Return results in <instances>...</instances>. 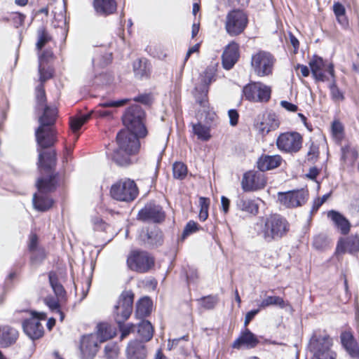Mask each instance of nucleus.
Masks as SVG:
<instances>
[{
    "mask_svg": "<svg viewBox=\"0 0 359 359\" xmlns=\"http://www.w3.org/2000/svg\"><path fill=\"white\" fill-rule=\"evenodd\" d=\"M43 114L39 118V126L35 130L36 140L38 145L46 149L54 145L57 142V132L55 123L57 116V109L55 107H41Z\"/></svg>",
    "mask_w": 359,
    "mask_h": 359,
    "instance_id": "1",
    "label": "nucleus"
},
{
    "mask_svg": "<svg viewBox=\"0 0 359 359\" xmlns=\"http://www.w3.org/2000/svg\"><path fill=\"white\" fill-rule=\"evenodd\" d=\"M138 134L123 130L116 136L118 148L114 151L112 160L119 165H128L132 163L130 157L139 151L140 144Z\"/></svg>",
    "mask_w": 359,
    "mask_h": 359,
    "instance_id": "2",
    "label": "nucleus"
},
{
    "mask_svg": "<svg viewBox=\"0 0 359 359\" xmlns=\"http://www.w3.org/2000/svg\"><path fill=\"white\" fill-rule=\"evenodd\" d=\"M332 339L325 331H314L308 345L313 353L311 359H336L337 353L332 351Z\"/></svg>",
    "mask_w": 359,
    "mask_h": 359,
    "instance_id": "3",
    "label": "nucleus"
},
{
    "mask_svg": "<svg viewBox=\"0 0 359 359\" xmlns=\"http://www.w3.org/2000/svg\"><path fill=\"white\" fill-rule=\"evenodd\" d=\"M289 229L287 221L280 215L273 214L266 217L259 234L265 241L271 242L286 235Z\"/></svg>",
    "mask_w": 359,
    "mask_h": 359,
    "instance_id": "4",
    "label": "nucleus"
},
{
    "mask_svg": "<svg viewBox=\"0 0 359 359\" xmlns=\"http://www.w3.org/2000/svg\"><path fill=\"white\" fill-rule=\"evenodd\" d=\"M56 183L55 177L53 175L40 178L37 180L36 187L39 193L34 194L32 199L35 209L44 212L52 207L53 201L47 194L53 191L56 189Z\"/></svg>",
    "mask_w": 359,
    "mask_h": 359,
    "instance_id": "5",
    "label": "nucleus"
},
{
    "mask_svg": "<svg viewBox=\"0 0 359 359\" xmlns=\"http://www.w3.org/2000/svg\"><path fill=\"white\" fill-rule=\"evenodd\" d=\"M144 112L139 105H133L127 109L123 116V124L127 130L136 133L140 137L147 135V129L143 123Z\"/></svg>",
    "mask_w": 359,
    "mask_h": 359,
    "instance_id": "6",
    "label": "nucleus"
},
{
    "mask_svg": "<svg viewBox=\"0 0 359 359\" xmlns=\"http://www.w3.org/2000/svg\"><path fill=\"white\" fill-rule=\"evenodd\" d=\"M111 197L119 201L131 202L138 195L135 182L130 179H123L114 184L110 189Z\"/></svg>",
    "mask_w": 359,
    "mask_h": 359,
    "instance_id": "7",
    "label": "nucleus"
},
{
    "mask_svg": "<svg viewBox=\"0 0 359 359\" xmlns=\"http://www.w3.org/2000/svg\"><path fill=\"white\" fill-rule=\"evenodd\" d=\"M134 294L131 291H123L114 306L113 317L116 323H125L133 311Z\"/></svg>",
    "mask_w": 359,
    "mask_h": 359,
    "instance_id": "8",
    "label": "nucleus"
},
{
    "mask_svg": "<svg viewBox=\"0 0 359 359\" xmlns=\"http://www.w3.org/2000/svg\"><path fill=\"white\" fill-rule=\"evenodd\" d=\"M248 22V16L243 11L233 10L226 17V31L230 36H237L244 31Z\"/></svg>",
    "mask_w": 359,
    "mask_h": 359,
    "instance_id": "9",
    "label": "nucleus"
},
{
    "mask_svg": "<svg viewBox=\"0 0 359 359\" xmlns=\"http://www.w3.org/2000/svg\"><path fill=\"white\" fill-rule=\"evenodd\" d=\"M154 264L152 257L147 252L133 250L127 259L128 266L133 271L140 273L148 271Z\"/></svg>",
    "mask_w": 359,
    "mask_h": 359,
    "instance_id": "10",
    "label": "nucleus"
},
{
    "mask_svg": "<svg viewBox=\"0 0 359 359\" xmlns=\"http://www.w3.org/2000/svg\"><path fill=\"white\" fill-rule=\"evenodd\" d=\"M243 93L249 101L266 102L271 97V89L261 82H252L243 88Z\"/></svg>",
    "mask_w": 359,
    "mask_h": 359,
    "instance_id": "11",
    "label": "nucleus"
},
{
    "mask_svg": "<svg viewBox=\"0 0 359 359\" xmlns=\"http://www.w3.org/2000/svg\"><path fill=\"white\" fill-rule=\"evenodd\" d=\"M274 61L269 53L259 51L252 56L251 65L257 76H266L272 73Z\"/></svg>",
    "mask_w": 359,
    "mask_h": 359,
    "instance_id": "12",
    "label": "nucleus"
},
{
    "mask_svg": "<svg viewBox=\"0 0 359 359\" xmlns=\"http://www.w3.org/2000/svg\"><path fill=\"white\" fill-rule=\"evenodd\" d=\"M302 136L297 132L280 134L276 140L278 148L284 152L293 154L298 152L302 147Z\"/></svg>",
    "mask_w": 359,
    "mask_h": 359,
    "instance_id": "13",
    "label": "nucleus"
},
{
    "mask_svg": "<svg viewBox=\"0 0 359 359\" xmlns=\"http://www.w3.org/2000/svg\"><path fill=\"white\" fill-rule=\"evenodd\" d=\"M309 66L313 76L317 81H328L329 78L326 75V72H327L332 78L334 77V65L332 63H326L320 57L314 56L309 62Z\"/></svg>",
    "mask_w": 359,
    "mask_h": 359,
    "instance_id": "14",
    "label": "nucleus"
},
{
    "mask_svg": "<svg viewBox=\"0 0 359 359\" xmlns=\"http://www.w3.org/2000/svg\"><path fill=\"white\" fill-rule=\"evenodd\" d=\"M215 73L212 69L207 68L202 76L201 84L195 88L194 93L196 102L205 110L208 108L207 95L208 86L215 80Z\"/></svg>",
    "mask_w": 359,
    "mask_h": 359,
    "instance_id": "15",
    "label": "nucleus"
},
{
    "mask_svg": "<svg viewBox=\"0 0 359 359\" xmlns=\"http://www.w3.org/2000/svg\"><path fill=\"white\" fill-rule=\"evenodd\" d=\"M165 213L161 206L154 203H147L137 214V219L142 222L161 223L164 221Z\"/></svg>",
    "mask_w": 359,
    "mask_h": 359,
    "instance_id": "16",
    "label": "nucleus"
},
{
    "mask_svg": "<svg viewBox=\"0 0 359 359\" xmlns=\"http://www.w3.org/2000/svg\"><path fill=\"white\" fill-rule=\"evenodd\" d=\"M45 318V313L33 312L32 316L22 323L25 333L33 340L41 337L43 334V327L40 320Z\"/></svg>",
    "mask_w": 359,
    "mask_h": 359,
    "instance_id": "17",
    "label": "nucleus"
},
{
    "mask_svg": "<svg viewBox=\"0 0 359 359\" xmlns=\"http://www.w3.org/2000/svg\"><path fill=\"white\" fill-rule=\"evenodd\" d=\"M266 184L264 174L261 172L250 171L244 174L241 184L245 191H252L263 189Z\"/></svg>",
    "mask_w": 359,
    "mask_h": 359,
    "instance_id": "18",
    "label": "nucleus"
},
{
    "mask_svg": "<svg viewBox=\"0 0 359 359\" xmlns=\"http://www.w3.org/2000/svg\"><path fill=\"white\" fill-rule=\"evenodd\" d=\"M97 337L93 334L83 336L81 340V359H93L98 351Z\"/></svg>",
    "mask_w": 359,
    "mask_h": 359,
    "instance_id": "19",
    "label": "nucleus"
},
{
    "mask_svg": "<svg viewBox=\"0 0 359 359\" xmlns=\"http://www.w3.org/2000/svg\"><path fill=\"white\" fill-rule=\"evenodd\" d=\"M337 252L342 254L348 252L351 255L359 252V236L351 235L340 238L337 245Z\"/></svg>",
    "mask_w": 359,
    "mask_h": 359,
    "instance_id": "20",
    "label": "nucleus"
},
{
    "mask_svg": "<svg viewBox=\"0 0 359 359\" xmlns=\"http://www.w3.org/2000/svg\"><path fill=\"white\" fill-rule=\"evenodd\" d=\"M278 199L282 205L287 208H295L305 203L304 193L301 191L280 192Z\"/></svg>",
    "mask_w": 359,
    "mask_h": 359,
    "instance_id": "21",
    "label": "nucleus"
},
{
    "mask_svg": "<svg viewBox=\"0 0 359 359\" xmlns=\"http://www.w3.org/2000/svg\"><path fill=\"white\" fill-rule=\"evenodd\" d=\"M259 339L248 328L242 331L239 337L233 341L232 347L236 349L241 348H253L259 344Z\"/></svg>",
    "mask_w": 359,
    "mask_h": 359,
    "instance_id": "22",
    "label": "nucleus"
},
{
    "mask_svg": "<svg viewBox=\"0 0 359 359\" xmlns=\"http://www.w3.org/2000/svg\"><path fill=\"white\" fill-rule=\"evenodd\" d=\"M239 46L232 41L224 49L222 54V65L225 69H231L239 58Z\"/></svg>",
    "mask_w": 359,
    "mask_h": 359,
    "instance_id": "23",
    "label": "nucleus"
},
{
    "mask_svg": "<svg viewBox=\"0 0 359 359\" xmlns=\"http://www.w3.org/2000/svg\"><path fill=\"white\" fill-rule=\"evenodd\" d=\"M128 101V99H121L116 101H104L100 103L98 107L90 114L101 118H111L113 111L109 109H105L104 108L122 107L127 104Z\"/></svg>",
    "mask_w": 359,
    "mask_h": 359,
    "instance_id": "24",
    "label": "nucleus"
},
{
    "mask_svg": "<svg viewBox=\"0 0 359 359\" xmlns=\"http://www.w3.org/2000/svg\"><path fill=\"white\" fill-rule=\"evenodd\" d=\"M147 348L142 341L133 340L129 342L126 348L127 359H146Z\"/></svg>",
    "mask_w": 359,
    "mask_h": 359,
    "instance_id": "25",
    "label": "nucleus"
},
{
    "mask_svg": "<svg viewBox=\"0 0 359 359\" xmlns=\"http://www.w3.org/2000/svg\"><path fill=\"white\" fill-rule=\"evenodd\" d=\"M341 342L348 355L353 359H359V346L350 332H343L340 335Z\"/></svg>",
    "mask_w": 359,
    "mask_h": 359,
    "instance_id": "26",
    "label": "nucleus"
},
{
    "mask_svg": "<svg viewBox=\"0 0 359 359\" xmlns=\"http://www.w3.org/2000/svg\"><path fill=\"white\" fill-rule=\"evenodd\" d=\"M279 124L275 114L266 113L263 114L261 121L257 123V127L262 135H266L270 131L276 130Z\"/></svg>",
    "mask_w": 359,
    "mask_h": 359,
    "instance_id": "27",
    "label": "nucleus"
},
{
    "mask_svg": "<svg viewBox=\"0 0 359 359\" xmlns=\"http://www.w3.org/2000/svg\"><path fill=\"white\" fill-rule=\"evenodd\" d=\"M18 331L8 325L0 326V345L8 347L15 344L18 338Z\"/></svg>",
    "mask_w": 359,
    "mask_h": 359,
    "instance_id": "28",
    "label": "nucleus"
},
{
    "mask_svg": "<svg viewBox=\"0 0 359 359\" xmlns=\"http://www.w3.org/2000/svg\"><path fill=\"white\" fill-rule=\"evenodd\" d=\"M283 158L280 155H263L257 161V168L262 171H267L280 165Z\"/></svg>",
    "mask_w": 359,
    "mask_h": 359,
    "instance_id": "29",
    "label": "nucleus"
},
{
    "mask_svg": "<svg viewBox=\"0 0 359 359\" xmlns=\"http://www.w3.org/2000/svg\"><path fill=\"white\" fill-rule=\"evenodd\" d=\"M327 217L332 221L335 226L340 230L342 234L346 235L348 233L351 229V224L340 212L335 210H330L327 212Z\"/></svg>",
    "mask_w": 359,
    "mask_h": 359,
    "instance_id": "30",
    "label": "nucleus"
},
{
    "mask_svg": "<svg viewBox=\"0 0 359 359\" xmlns=\"http://www.w3.org/2000/svg\"><path fill=\"white\" fill-rule=\"evenodd\" d=\"M140 238L149 246H158L163 243V233L158 229L151 231H142L140 235Z\"/></svg>",
    "mask_w": 359,
    "mask_h": 359,
    "instance_id": "31",
    "label": "nucleus"
},
{
    "mask_svg": "<svg viewBox=\"0 0 359 359\" xmlns=\"http://www.w3.org/2000/svg\"><path fill=\"white\" fill-rule=\"evenodd\" d=\"M93 6L95 11L103 15L114 13L117 7L115 0H94Z\"/></svg>",
    "mask_w": 359,
    "mask_h": 359,
    "instance_id": "32",
    "label": "nucleus"
},
{
    "mask_svg": "<svg viewBox=\"0 0 359 359\" xmlns=\"http://www.w3.org/2000/svg\"><path fill=\"white\" fill-rule=\"evenodd\" d=\"M236 207L238 210L252 215H256L259 212V205L252 199L241 198L236 201Z\"/></svg>",
    "mask_w": 359,
    "mask_h": 359,
    "instance_id": "33",
    "label": "nucleus"
},
{
    "mask_svg": "<svg viewBox=\"0 0 359 359\" xmlns=\"http://www.w3.org/2000/svg\"><path fill=\"white\" fill-rule=\"evenodd\" d=\"M133 71L135 76L140 79L148 77L150 74V64L145 58L137 60L133 62Z\"/></svg>",
    "mask_w": 359,
    "mask_h": 359,
    "instance_id": "34",
    "label": "nucleus"
},
{
    "mask_svg": "<svg viewBox=\"0 0 359 359\" xmlns=\"http://www.w3.org/2000/svg\"><path fill=\"white\" fill-rule=\"evenodd\" d=\"M39 162L44 169L50 170L56 164V154L54 150L47 152L39 151Z\"/></svg>",
    "mask_w": 359,
    "mask_h": 359,
    "instance_id": "35",
    "label": "nucleus"
},
{
    "mask_svg": "<svg viewBox=\"0 0 359 359\" xmlns=\"http://www.w3.org/2000/svg\"><path fill=\"white\" fill-rule=\"evenodd\" d=\"M94 334L97 337L98 343H102L111 339L115 335V332L107 323H100L97 325V334Z\"/></svg>",
    "mask_w": 359,
    "mask_h": 359,
    "instance_id": "36",
    "label": "nucleus"
},
{
    "mask_svg": "<svg viewBox=\"0 0 359 359\" xmlns=\"http://www.w3.org/2000/svg\"><path fill=\"white\" fill-rule=\"evenodd\" d=\"M152 302L147 297H143L139 300L136 306V315L139 318H144L150 314L151 311Z\"/></svg>",
    "mask_w": 359,
    "mask_h": 359,
    "instance_id": "37",
    "label": "nucleus"
},
{
    "mask_svg": "<svg viewBox=\"0 0 359 359\" xmlns=\"http://www.w3.org/2000/svg\"><path fill=\"white\" fill-rule=\"evenodd\" d=\"M137 332L143 341H149L154 334V329L151 323L148 320H142L138 325Z\"/></svg>",
    "mask_w": 359,
    "mask_h": 359,
    "instance_id": "38",
    "label": "nucleus"
},
{
    "mask_svg": "<svg viewBox=\"0 0 359 359\" xmlns=\"http://www.w3.org/2000/svg\"><path fill=\"white\" fill-rule=\"evenodd\" d=\"M51 54L48 52H44L39 55V81L40 84H42L43 86V83L46 82L47 80L50 79L53 76V72L50 69H46L42 66V60L46 57V56H50Z\"/></svg>",
    "mask_w": 359,
    "mask_h": 359,
    "instance_id": "39",
    "label": "nucleus"
},
{
    "mask_svg": "<svg viewBox=\"0 0 359 359\" xmlns=\"http://www.w3.org/2000/svg\"><path fill=\"white\" fill-rule=\"evenodd\" d=\"M192 130L194 135L202 141H208L211 137L210 128L201 123H192Z\"/></svg>",
    "mask_w": 359,
    "mask_h": 359,
    "instance_id": "40",
    "label": "nucleus"
},
{
    "mask_svg": "<svg viewBox=\"0 0 359 359\" xmlns=\"http://www.w3.org/2000/svg\"><path fill=\"white\" fill-rule=\"evenodd\" d=\"M48 278L50 286L57 298L63 297L65 294V291L63 286L58 282L56 273L50 271L48 274Z\"/></svg>",
    "mask_w": 359,
    "mask_h": 359,
    "instance_id": "41",
    "label": "nucleus"
},
{
    "mask_svg": "<svg viewBox=\"0 0 359 359\" xmlns=\"http://www.w3.org/2000/svg\"><path fill=\"white\" fill-rule=\"evenodd\" d=\"M270 306H278L283 309L286 304L283 299L278 296H268L259 305L260 309H264Z\"/></svg>",
    "mask_w": 359,
    "mask_h": 359,
    "instance_id": "42",
    "label": "nucleus"
},
{
    "mask_svg": "<svg viewBox=\"0 0 359 359\" xmlns=\"http://www.w3.org/2000/svg\"><path fill=\"white\" fill-rule=\"evenodd\" d=\"M333 11L339 24L344 27L348 25V20L346 16V9L341 4L335 2L333 5Z\"/></svg>",
    "mask_w": 359,
    "mask_h": 359,
    "instance_id": "43",
    "label": "nucleus"
},
{
    "mask_svg": "<svg viewBox=\"0 0 359 359\" xmlns=\"http://www.w3.org/2000/svg\"><path fill=\"white\" fill-rule=\"evenodd\" d=\"M91 117V114L81 115L70 118V127L74 133H76L81 126L86 123Z\"/></svg>",
    "mask_w": 359,
    "mask_h": 359,
    "instance_id": "44",
    "label": "nucleus"
},
{
    "mask_svg": "<svg viewBox=\"0 0 359 359\" xmlns=\"http://www.w3.org/2000/svg\"><path fill=\"white\" fill-rule=\"evenodd\" d=\"M38 40L36 44V48L40 50L51 40V36L44 27H40L37 30Z\"/></svg>",
    "mask_w": 359,
    "mask_h": 359,
    "instance_id": "45",
    "label": "nucleus"
},
{
    "mask_svg": "<svg viewBox=\"0 0 359 359\" xmlns=\"http://www.w3.org/2000/svg\"><path fill=\"white\" fill-rule=\"evenodd\" d=\"M44 301L46 304L50 308V310L56 312L60 315V320L62 321L65 316L64 313L60 309L58 298H55L53 297H47Z\"/></svg>",
    "mask_w": 359,
    "mask_h": 359,
    "instance_id": "46",
    "label": "nucleus"
},
{
    "mask_svg": "<svg viewBox=\"0 0 359 359\" xmlns=\"http://www.w3.org/2000/svg\"><path fill=\"white\" fill-rule=\"evenodd\" d=\"M173 176L177 179H184L187 174V168L182 162H176L172 166Z\"/></svg>",
    "mask_w": 359,
    "mask_h": 359,
    "instance_id": "47",
    "label": "nucleus"
},
{
    "mask_svg": "<svg viewBox=\"0 0 359 359\" xmlns=\"http://www.w3.org/2000/svg\"><path fill=\"white\" fill-rule=\"evenodd\" d=\"M35 97L36 100L37 107L39 108L47 106L46 93L44 87L42 84H39L36 87Z\"/></svg>",
    "mask_w": 359,
    "mask_h": 359,
    "instance_id": "48",
    "label": "nucleus"
},
{
    "mask_svg": "<svg viewBox=\"0 0 359 359\" xmlns=\"http://www.w3.org/2000/svg\"><path fill=\"white\" fill-rule=\"evenodd\" d=\"M332 99L335 102H341L344 100L343 92L337 87L335 78H332V83L330 86Z\"/></svg>",
    "mask_w": 359,
    "mask_h": 359,
    "instance_id": "49",
    "label": "nucleus"
},
{
    "mask_svg": "<svg viewBox=\"0 0 359 359\" xmlns=\"http://www.w3.org/2000/svg\"><path fill=\"white\" fill-rule=\"evenodd\" d=\"M331 130L334 139L338 141L342 140L344 137V126L341 122L339 121H334L332 124Z\"/></svg>",
    "mask_w": 359,
    "mask_h": 359,
    "instance_id": "50",
    "label": "nucleus"
},
{
    "mask_svg": "<svg viewBox=\"0 0 359 359\" xmlns=\"http://www.w3.org/2000/svg\"><path fill=\"white\" fill-rule=\"evenodd\" d=\"M328 245V239L325 234H318L313 238V246L316 250H323Z\"/></svg>",
    "mask_w": 359,
    "mask_h": 359,
    "instance_id": "51",
    "label": "nucleus"
},
{
    "mask_svg": "<svg viewBox=\"0 0 359 359\" xmlns=\"http://www.w3.org/2000/svg\"><path fill=\"white\" fill-rule=\"evenodd\" d=\"M112 60L111 53H106L103 55H97L93 60L94 65L104 67L109 65Z\"/></svg>",
    "mask_w": 359,
    "mask_h": 359,
    "instance_id": "52",
    "label": "nucleus"
},
{
    "mask_svg": "<svg viewBox=\"0 0 359 359\" xmlns=\"http://www.w3.org/2000/svg\"><path fill=\"white\" fill-rule=\"evenodd\" d=\"M38 238L36 234H32L29 238V249L32 253H38L41 261L45 258V254L43 250H37Z\"/></svg>",
    "mask_w": 359,
    "mask_h": 359,
    "instance_id": "53",
    "label": "nucleus"
},
{
    "mask_svg": "<svg viewBox=\"0 0 359 359\" xmlns=\"http://www.w3.org/2000/svg\"><path fill=\"white\" fill-rule=\"evenodd\" d=\"M201 305L205 309H212L218 302L216 296H208L199 299Z\"/></svg>",
    "mask_w": 359,
    "mask_h": 359,
    "instance_id": "54",
    "label": "nucleus"
},
{
    "mask_svg": "<svg viewBox=\"0 0 359 359\" xmlns=\"http://www.w3.org/2000/svg\"><path fill=\"white\" fill-rule=\"evenodd\" d=\"M198 230V224L194 221H189L185 226L183 233L182 238L184 239L189 235L195 233Z\"/></svg>",
    "mask_w": 359,
    "mask_h": 359,
    "instance_id": "55",
    "label": "nucleus"
},
{
    "mask_svg": "<svg viewBox=\"0 0 359 359\" xmlns=\"http://www.w3.org/2000/svg\"><path fill=\"white\" fill-rule=\"evenodd\" d=\"M118 328L121 331V338L123 339L126 337L131 332H133L135 325L133 323L125 325L124 323H117Z\"/></svg>",
    "mask_w": 359,
    "mask_h": 359,
    "instance_id": "56",
    "label": "nucleus"
},
{
    "mask_svg": "<svg viewBox=\"0 0 359 359\" xmlns=\"http://www.w3.org/2000/svg\"><path fill=\"white\" fill-rule=\"evenodd\" d=\"M319 156V149L314 143H311L309 149L307 152V160L309 161H315L318 159Z\"/></svg>",
    "mask_w": 359,
    "mask_h": 359,
    "instance_id": "57",
    "label": "nucleus"
},
{
    "mask_svg": "<svg viewBox=\"0 0 359 359\" xmlns=\"http://www.w3.org/2000/svg\"><path fill=\"white\" fill-rule=\"evenodd\" d=\"M25 16L20 13H13L11 14V20L13 22V25L15 27H18L22 25L24 22Z\"/></svg>",
    "mask_w": 359,
    "mask_h": 359,
    "instance_id": "58",
    "label": "nucleus"
},
{
    "mask_svg": "<svg viewBox=\"0 0 359 359\" xmlns=\"http://www.w3.org/2000/svg\"><path fill=\"white\" fill-rule=\"evenodd\" d=\"M105 355L107 358L112 359L117 355L116 346L112 344H107L104 347Z\"/></svg>",
    "mask_w": 359,
    "mask_h": 359,
    "instance_id": "59",
    "label": "nucleus"
},
{
    "mask_svg": "<svg viewBox=\"0 0 359 359\" xmlns=\"http://www.w3.org/2000/svg\"><path fill=\"white\" fill-rule=\"evenodd\" d=\"M230 124L233 126H236L238 123V114L235 109H230L228 112Z\"/></svg>",
    "mask_w": 359,
    "mask_h": 359,
    "instance_id": "60",
    "label": "nucleus"
},
{
    "mask_svg": "<svg viewBox=\"0 0 359 359\" xmlns=\"http://www.w3.org/2000/svg\"><path fill=\"white\" fill-rule=\"evenodd\" d=\"M280 104L283 108L285 109L288 111L294 112L298 109V107L297 105L285 100L281 101Z\"/></svg>",
    "mask_w": 359,
    "mask_h": 359,
    "instance_id": "61",
    "label": "nucleus"
},
{
    "mask_svg": "<svg viewBox=\"0 0 359 359\" xmlns=\"http://www.w3.org/2000/svg\"><path fill=\"white\" fill-rule=\"evenodd\" d=\"M259 309L252 310L248 312L245 317L244 325L246 327L250 322L254 318V317L259 313Z\"/></svg>",
    "mask_w": 359,
    "mask_h": 359,
    "instance_id": "62",
    "label": "nucleus"
},
{
    "mask_svg": "<svg viewBox=\"0 0 359 359\" xmlns=\"http://www.w3.org/2000/svg\"><path fill=\"white\" fill-rule=\"evenodd\" d=\"M222 208L224 213H227L229 211L230 201L226 196H222L221 198Z\"/></svg>",
    "mask_w": 359,
    "mask_h": 359,
    "instance_id": "63",
    "label": "nucleus"
},
{
    "mask_svg": "<svg viewBox=\"0 0 359 359\" xmlns=\"http://www.w3.org/2000/svg\"><path fill=\"white\" fill-rule=\"evenodd\" d=\"M135 102H139L144 104H148L150 102V97L148 95H141L133 99Z\"/></svg>",
    "mask_w": 359,
    "mask_h": 359,
    "instance_id": "64",
    "label": "nucleus"
}]
</instances>
